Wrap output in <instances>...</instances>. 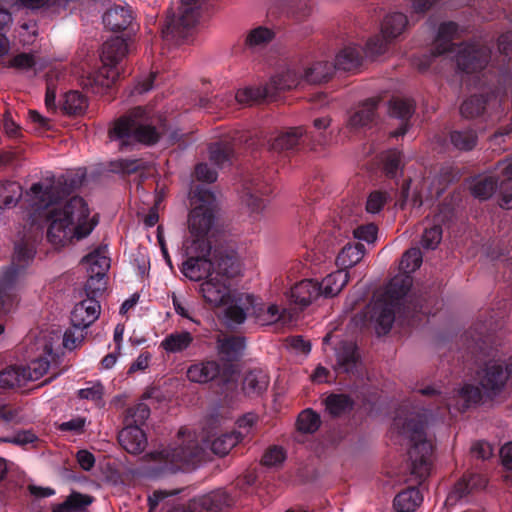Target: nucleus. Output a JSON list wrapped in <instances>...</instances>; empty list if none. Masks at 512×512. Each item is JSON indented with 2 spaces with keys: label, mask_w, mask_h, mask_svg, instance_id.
Masks as SVG:
<instances>
[{
  "label": "nucleus",
  "mask_w": 512,
  "mask_h": 512,
  "mask_svg": "<svg viewBox=\"0 0 512 512\" xmlns=\"http://www.w3.org/2000/svg\"><path fill=\"white\" fill-rule=\"evenodd\" d=\"M87 107V98L78 91L67 92L61 105V109L65 114L74 116L83 114Z\"/></svg>",
  "instance_id": "45"
},
{
  "label": "nucleus",
  "mask_w": 512,
  "mask_h": 512,
  "mask_svg": "<svg viewBox=\"0 0 512 512\" xmlns=\"http://www.w3.org/2000/svg\"><path fill=\"white\" fill-rule=\"evenodd\" d=\"M89 214L86 202L78 196L72 197L63 206L52 207L45 213L47 240L55 247H63L73 238H85L98 222L96 216L88 220Z\"/></svg>",
  "instance_id": "1"
},
{
  "label": "nucleus",
  "mask_w": 512,
  "mask_h": 512,
  "mask_svg": "<svg viewBox=\"0 0 512 512\" xmlns=\"http://www.w3.org/2000/svg\"><path fill=\"white\" fill-rule=\"evenodd\" d=\"M27 201L35 211L46 209L61 199L59 185H55L54 179L48 184L34 183L26 192Z\"/></svg>",
  "instance_id": "12"
},
{
  "label": "nucleus",
  "mask_w": 512,
  "mask_h": 512,
  "mask_svg": "<svg viewBox=\"0 0 512 512\" xmlns=\"http://www.w3.org/2000/svg\"><path fill=\"white\" fill-rule=\"evenodd\" d=\"M92 502V496L73 491L64 502L53 505L52 512H84Z\"/></svg>",
  "instance_id": "32"
},
{
  "label": "nucleus",
  "mask_w": 512,
  "mask_h": 512,
  "mask_svg": "<svg viewBox=\"0 0 512 512\" xmlns=\"http://www.w3.org/2000/svg\"><path fill=\"white\" fill-rule=\"evenodd\" d=\"M407 23V17L403 13L395 12L388 14L381 24V33L384 38L391 41L404 31Z\"/></svg>",
  "instance_id": "33"
},
{
  "label": "nucleus",
  "mask_w": 512,
  "mask_h": 512,
  "mask_svg": "<svg viewBox=\"0 0 512 512\" xmlns=\"http://www.w3.org/2000/svg\"><path fill=\"white\" fill-rule=\"evenodd\" d=\"M426 423L427 415L425 412H404L402 410L393 421V430L411 442L408 452L411 461V473L418 478L426 477L431 466L432 444L426 439Z\"/></svg>",
  "instance_id": "2"
},
{
  "label": "nucleus",
  "mask_w": 512,
  "mask_h": 512,
  "mask_svg": "<svg viewBox=\"0 0 512 512\" xmlns=\"http://www.w3.org/2000/svg\"><path fill=\"white\" fill-rule=\"evenodd\" d=\"M388 113L391 117L401 120L397 130L390 133L392 137L404 135L409 126V119L414 113V104L410 99L395 97L389 101Z\"/></svg>",
  "instance_id": "16"
},
{
  "label": "nucleus",
  "mask_w": 512,
  "mask_h": 512,
  "mask_svg": "<svg viewBox=\"0 0 512 512\" xmlns=\"http://www.w3.org/2000/svg\"><path fill=\"white\" fill-rule=\"evenodd\" d=\"M399 306L383 298L377 299L372 306L371 320L375 323L378 335L387 334L395 321V312Z\"/></svg>",
  "instance_id": "14"
},
{
  "label": "nucleus",
  "mask_w": 512,
  "mask_h": 512,
  "mask_svg": "<svg viewBox=\"0 0 512 512\" xmlns=\"http://www.w3.org/2000/svg\"><path fill=\"white\" fill-rule=\"evenodd\" d=\"M412 286V278L408 274L396 275L387 284L381 298L400 305V300L408 293Z\"/></svg>",
  "instance_id": "23"
},
{
  "label": "nucleus",
  "mask_w": 512,
  "mask_h": 512,
  "mask_svg": "<svg viewBox=\"0 0 512 512\" xmlns=\"http://www.w3.org/2000/svg\"><path fill=\"white\" fill-rule=\"evenodd\" d=\"M491 56V51L483 45H465L457 53L458 68L465 73H474L484 69Z\"/></svg>",
  "instance_id": "9"
},
{
  "label": "nucleus",
  "mask_w": 512,
  "mask_h": 512,
  "mask_svg": "<svg viewBox=\"0 0 512 512\" xmlns=\"http://www.w3.org/2000/svg\"><path fill=\"white\" fill-rule=\"evenodd\" d=\"M202 450L197 441L189 440L184 445L169 447L162 451L156 452L154 456H158L165 463L174 465L177 469L193 468L201 459Z\"/></svg>",
  "instance_id": "8"
},
{
  "label": "nucleus",
  "mask_w": 512,
  "mask_h": 512,
  "mask_svg": "<svg viewBox=\"0 0 512 512\" xmlns=\"http://www.w3.org/2000/svg\"><path fill=\"white\" fill-rule=\"evenodd\" d=\"M422 264V253L419 248H411L407 250L401 259L400 268L405 274L415 271Z\"/></svg>",
  "instance_id": "55"
},
{
  "label": "nucleus",
  "mask_w": 512,
  "mask_h": 512,
  "mask_svg": "<svg viewBox=\"0 0 512 512\" xmlns=\"http://www.w3.org/2000/svg\"><path fill=\"white\" fill-rule=\"evenodd\" d=\"M235 99L240 104L252 105L263 100L275 99L269 83L264 86L246 87L237 91Z\"/></svg>",
  "instance_id": "29"
},
{
  "label": "nucleus",
  "mask_w": 512,
  "mask_h": 512,
  "mask_svg": "<svg viewBox=\"0 0 512 512\" xmlns=\"http://www.w3.org/2000/svg\"><path fill=\"white\" fill-rule=\"evenodd\" d=\"M325 404L326 410L333 417L341 416L349 412L353 407V401L350 399V397L343 394H332L328 396L325 400Z\"/></svg>",
  "instance_id": "51"
},
{
  "label": "nucleus",
  "mask_w": 512,
  "mask_h": 512,
  "mask_svg": "<svg viewBox=\"0 0 512 512\" xmlns=\"http://www.w3.org/2000/svg\"><path fill=\"white\" fill-rule=\"evenodd\" d=\"M384 171L390 178H394L397 172L403 169L402 153L398 150H389L384 155Z\"/></svg>",
  "instance_id": "54"
},
{
  "label": "nucleus",
  "mask_w": 512,
  "mask_h": 512,
  "mask_svg": "<svg viewBox=\"0 0 512 512\" xmlns=\"http://www.w3.org/2000/svg\"><path fill=\"white\" fill-rule=\"evenodd\" d=\"M100 309V304L96 299L87 297L75 305L71 313V324L74 327H89L98 319Z\"/></svg>",
  "instance_id": "15"
},
{
  "label": "nucleus",
  "mask_w": 512,
  "mask_h": 512,
  "mask_svg": "<svg viewBox=\"0 0 512 512\" xmlns=\"http://www.w3.org/2000/svg\"><path fill=\"white\" fill-rule=\"evenodd\" d=\"M335 65L329 62H317L305 69L303 81L310 84H319L328 81L335 70Z\"/></svg>",
  "instance_id": "37"
},
{
  "label": "nucleus",
  "mask_w": 512,
  "mask_h": 512,
  "mask_svg": "<svg viewBox=\"0 0 512 512\" xmlns=\"http://www.w3.org/2000/svg\"><path fill=\"white\" fill-rule=\"evenodd\" d=\"M217 352L222 360L234 361L245 348V339L240 336L218 337Z\"/></svg>",
  "instance_id": "25"
},
{
  "label": "nucleus",
  "mask_w": 512,
  "mask_h": 512,
  "mask_svg": "<svg viewBox=\"0 0 512 512\" xmlns=\"http://www.w3.org/2000/svg\"><path fill=\"white\" fill-rule=\"evenodd\" d=\"M477 139V134L472 129L455 130L450 133L451 143L463 151L472 150L477 144Z\"/></svg>",
  "instance_id": "50"
},
{
  "label": "nucleus",
  "mask_w": 512,
  "mask_h": 512,
  "mask_svg": "<svg viewBox=\"0 0 512 512\" xmlns=\"http://www.w3.org/2000/svg\"><path fill=\"white\" fill-rule=\"evenodd\" d=\"M321 424V420L318 414L313 412L311 409L302 411L296 421L298 431L306 434H312L316 432Z\"/></svg>",
  "instance_id": "53"
},
{
  "label": "nucleus",
  "mask_w": 512,
  "mask_h": 512,
  "mask_svg": "<svg viewBox=\"0 0 512 512\" xmlns=\"http://www.w3.org/2000/svg\"><path fill=\"white\" fill-rule=\"evenodd\" d=\"M485 486L486 479L481 475L472 474L468 478L464 477L455 484L453 491L447 497V502L453 504L468 495L471 491Z\"/></svg>",
  "instance_id": "28"
},
{
  "label": "nucleus",
  "mask_w": 512,
  "mask_h": 512,
  "mask_svg": "<svg viewBox=\"0 0 512 512\" xmlns=\"http://www.w3.org/2000/svg\"><path fill=\"white\" fill-rule=\"evenodd\" d=\"M486 104V97L483 95H473L462 103L460 113L466 119L479 117L484 113Z\"/></svg>",
  "instance_id": "48"
},
{
  "label": "nucleus",
  "mask_w": 512,
  "mask_h": 512,
  "mask_svg": "<svg viewBox=\"0 0 512 512\" xmlns=\"http://www.w3.org/2000/svg\"><path fill=\"white\" fill-rule=\"evenodd\" d=\"M106 289L105 275H95L89 273V278L85 284V293L88 298H94L101 295Z\"/></svg>",
  "instance_id": "57"
},
{
  "label": "nucleus",
  "mask_w": 512,
  "mask_h": 512,
  "mask_svg": "<svg viewBox=\"0 0 512 512\" xmlns=\"http://www.w3.org/2000/svg\"><path fill=\"white\" fill-rule=\"evenodd\" d=\"M196 195L200 204L194 207L189 214V237L186 245L192 252L197 250L211 252V243L207 236L215 221L216 199L212 192L202 188L196 190Z\"/></svg>",
  "instance_id": "5"
},
{
  "label": "nucleus",
  "mask_w": 512,
  "mask_h": 512,
  "mask_svg": "<svg viewBox=\"0 0 512 512\" xmlns=\"http://www.w3.org/2000/svg\"><path fill=\"white\" fill-rule=\"evenodd\" d=\"M457 32V25L454 22H447L440 25L438 35L435 40L433 56H440L451 51V41Z\"/></svg>",
  "instance_id": "36"
},
{
  "label": "nucleus",
  "mask_w": 512,
  "mask_h": 512,
  "mask_svg": "<svg viewBox=\"0 0 512 512\" xmlns=\"http://www.w3.org/2000/svg\"><path fill=\"white\" fill-rule=\"evenodd\" d=\"M442 239V229L438 225L426 228L422 236V246L427 249H435Z\"/></svg>",
  "instance_id": "63"
},
{
  "label": "nucleus",
  "mask_w": 512,
  "mask_h": 512,
  "mask_svg": "<svg viewBox=\"0 0 512 512\" xmlns=\"http://www.w3.org/2000/svg\"><path fill=\"white\" fill-rule=\"evenodd\" d=\"M198 18L193 16L191 8L177 9V12H169L162 27V37L169 44L179 45L183 43L191 33Z\"/></svg>",
  "instance_id": "7"
},
{
  "label": "nucleus",
  "mask_w": 512,
  "mask_h": 512,
  "mask_svg": "<svg viewBox=\"0 0 512 512\" xmlns=\"http://www.w3.org/2000/svg\"><path fill=\"white\" fill-rule=\"evenodd\" d=\"M86 328L72 327L68 329L63 336V345L69 350L75 349L84 340V330Z\"/></svg>",
  "instance_id": "62"
},
{
  "label": "nucleus",
  "mask_w": 512,
  "mask_h": 512,
  "mask_svg": "<svg viewBox=\"0 0 512 512\" xmlns=\"http://www.w3.org/2000/svg\"><path fill=\"white\" fill-rule=\"evenodd\" d=\"M366 253L365 246L360 242L347 243L339 252L336 263L341 269L355 266L359 263Z\"/></svg>",
  "instance_id": "30"
},
{
  "label": "nucleus",
  "mask_w": 512,
  "mask_h": 512,
  "mask_svg": "<svg viewBox=\"0 0 512 512\" xmlns=\"http://www.w3.org/2000/svg\"><path fill=\"white\" fill-rule=\"evenodd\" d=\"M388 200V194L386 192L374 191L372 192L366 203V210L369 213H378Z\"/></svg>",
  "instance_id": "64"
},
{
  "label": "nucleus",
  "mask_w": 512,
  "mask_h": 512,
  "mask_svg": "<svg viewBox=\"0 0 512 512\" xmlns=\"http://www.w3.org/2000/svg\"><path fill=\"white\" fill-rule=\"evenodd\" d=\"M82 178L79 176H61L57 180H54L55 185H59V194L61 198L65 195L70 194L76 188L82 185Z\"/></svg>",
  "instance_id": "61"
},
{
  "label": "nucleus",
  "mask_w": 512,
  "mask_h": 512,
  "mask_svg": "<svg viewBox=\"0 0 512 512\" xmlns=\"http://www.w3.org/2000/svg\"><path fill=\"white\" fill-rule=\"evenodd\" d=\"M114 169L126 174H132L140 170H146L148 165L140 159H120L113 163Z\"/></svg>",
  "instance_id": "60"
},
{
  "label": "nucleus",
  "mask_w": 512,
  "mask_h": 512,
  "mask_svg": "<svg viewBox=\"0 0 512 512\" xmlns=\"http://www.w3.org/2000/svg\"><path fill=\"white\" fill-rule=\"evenodd\" d=\"M211 260L212 272L228 281L240 273V264L235 255L216 252Z\"/></svg>",
  "instance_id": "20"
},
{
  "label": "nucleus",
  "mask_w": 512,
  "mask_h": 512,
  "mask_svg": "<svg viewBox=\"0 0 512 512\" xmlns=\"http://www.w3.org/2000/svg\"><path fill=\"white\" fill-rule=\"evenodd\" d=\"M35 255L33 246L21 242L15 245V252L13 256V266L23 268Z\"/></svg>",
  "instance_id": "56"
},
{
  "label": "nucleus",
  "mask_w": 512,
  "mask_h": 512,
  "mask_svg": "<svg viewBox=\"0 0 512 512\" xmlns=\"http://www.w3.org/2000/svg\"><path fill=\"white\" fill-rule=\"evenodd\" d=\"M320 296L318 282L306 279L295 284L290 290V298L302 307H307Z\"/></svg>",
  "instance_id": "19"
},
{
  "label": "nucleus",
  "mask_w": 512,
  "mask_h": 512,
  "mask_svg": "<svg viewBox=\"0 0 512 512\" xmlns=\"http://www.w3.org/2000/svg\"><path fill=\"white\" fill-rule=\"evenodd\" d=\"M359 363V354L353 342H342L336 353V370L353 373Z\"/></svg>",
  "instance_id": "21"
},
{
  "label": "nucleus",
  "mask_w": 512,
  "mask_h": 512,
  "mask_svg": "<svg viewBox=\"0 0 512 512\" xmlns=\"http://www.w3.org/2000/svg\"><path fill=\"white\" fill-rule=\"evenodd\" d=\"M120 445L130 454H140L147 446V437L144 431L138 427H124L119 435Z\"/></svg>",
  "instance_id": "17"
},
{
  "label": "nucleus",
  "mask_w": 512,
  "mask_h": 512,
  "mask_svg": "<svg viewBox=\"0 0 512 512\" xmlns=\"http://www.w3.org/2000/svg\"><path fill=\"white\" fill-rule=\"evenodd\" d=\"M423 497L416 488H408L394 498V506L398 512H413L422 503Z\"/></svg>",
  "instance_id": "39"
},
{
  "label": "nucleus",
  "mask_w": 512,
  "mask_h": 512,
  "mask_svg": "<svg viewBox=\"0 0 512 512\" xmlns=\"http://www.w3.org/2000/svg\"><path fill=\"white\" fill-rule=\"evenodd\" d=\"M165 131L164 124L157 127L156 119L138 106L117 119L108 134L111 140L120 141L122 149L130 145L132 139L145 145H154Z\"/></svg>",
  "instance_id": "3"
},
{
  "label": "nucleus",
  "mask_w": 512,
  "mask_h": 512,
  "mask_svg": "<svg viewBox=\"0 0 512 512\" xmlns=\"http://www.w3.org/2000/svg\"><path fill=\"white\" fill-rule=\"evenodd\" d=\"M208 151L210 161L220 168L230 165L235 155L233 146L228 142L212 143Z\"/></svg>",
  "instance_id": "40"
},
{
  "label": "nucleus",
  "mask_w": 512,
  "mask_h": 512,
  "mask_svg": "<svg viewBox=\"0 0 512 512\" xmlns=\"http://www.w3.org/2000/svg\"><path fill=\"white\" fill-rule=\"evenodd\" d=\"M245 190L246 203L252 210L261 209L264 206L261 196L270 193L269 187L257 181L251 182V184L245 187Z\"/></svg>",
  "instance_id": "49"
},
{
  "label": "nucleus",
  "mask_w": 512,
  "mask_h": 512,
  "mask_svg": "<svg viewBox=\"0 0 512 512\" xmlns=\"http://www.w3.org/2000/svg\"><path fill=\"white\" fill-rule=\"evenodd\" d=\"M150 416V408L144 402H139L125 410L124 414V427H135L141 428L145 424L146 420Z\"/></svg>",
  "instance_id": "44"
},
{
  "label": "nucleus",
  "mask_w": 512,
  "mask_h": 512,
  "mask_svg": "<svg viewBox=\"0 0 512 512\" xmlns=\"http://www.w3.org/2000/svg\"><path fill=\"white\" fill-rule=\"evenodd\" d=\"M25 372L22 366H9L0 372V387L15 388L26 384Z\"/></svg>",
  "instance_id": "47"
},
{
  "label": "nucleus",
  "mask_w": 512,
  "mask_h": 512,
  "mask_svg": "<svg viewBox=\"0 0 512 512\" xmlns=\"http://www.w3.org/2000/svg\"><path fill=\"white\" fill-rule=\"evenodd\" d=\"M303 135L302 127L289 128L269 141V149L275 152L293 149L299 144Z\"/></svg>",
  "instance_id": "26"
},
{
  "label": "nucleus",
  "mask_w": 512,
  "mask_h": 512,
  "mask_svg": "<svg viewBox=\"0 0 512 512\" xmlns=\"http://www.w3.org/2000/svg\"><path fill=\"white\" fill-rule=\"evenodd\" d=\"M220 373V365L217 361L211 360L190 366L187 370V377L196 383H207L215 379Z\"/></svg>",
  "instance_id": "27"
},
{
  "label": "nucleus",
  "mask_w": 512,
  "mask_h": 512,
  "mask_svg": "<svg viewBox=\"0 0 512 512\" xmlns=\"http://www.w3.org/2000/svg\"><path fill=\"white\" fill-rule=\"evenodd\" d=\"M301 81H303V76H299L293 70H287L282 74L272 77L268 83L270 88H272L275 98L279 92L296 88Z\"/></svg>",
  "instance_id": "41"
},
{
  "label": "nucleus",
  "mask_w": 512,
  "mask_h": 512,
  "mask_svg": "<svg viewBox=\"0 0 512 512\" xmlns=\"http://www.w3.org/2000/svg\"><path fill=\"white\" fill-rule=\"evenodd\" d=\"M186 250L190 256L183 263L182 272L187 278L199 281L213 273V263L211 258H208L210 252H201L200 250L192 252L188 249V245H186Z\"/></svg>",
  "instance_id": "13"
},
{
  "label": "nucleus",
  "mask_w": 512,
  "mask_h": 512,
  "mask_svg": "<svg viewBox=\"0 0 512 512\" xmlns=\"http://www.w3.org/2000/svg\"><path fill=\"white\" fill-rule=\"evenodd\" d=\"M361 48L348 46L342 49L335 58V68L343 71H354L362 63Z\"/></svg>",
  "instance_id": "31"
},
{
  "label": "nucleus",
  "mask_w": 512,
  "mask_h": 512,
  "mask_svg": "<svg viewBox=\"0 0 512 512\" xmlns=\"http://www.w3.org/2000/svg\"><path fill=\"white\" fill-rule=\"evenodd\" d=\"M239 441V435L236 433L221 434L210 442V449L218 456H225Z\"/></svg>",
  "instance_id": "52"
},
{
  "label": "nucleus",
  "mask_w": 512,
  "mask_h": 512,
  "mask_svg": "<svg viewBox=\"0 0 512 512\" xmlns=\"http://www.w3.org/2000/svg\"><path fill=\"white\" fill-rule=\"evenodd\" d=\"M510 377L508 365L502 360H491L477 371L478 385L465 384L458 395L466 406L496 401L504 392Z\"/></svg>",
  "instance_id": "4"
},
{
  "label": "nucleus",
  "mask_w": 512,
  "mask_h": 512,
  "mask_svg": "<svg viewBox=\"0 0 512 512\" xmlns=\"http://www.w3.org/2000/svg\"><path fill=\"white\" fill-rule=\"evenodd\" d=\"M83 262L88 264V272L95 275H106L110 268V258L107 256V247H99L86 255Z\"/></svg>",
  "instance_id": "35"
},
{
  "label": "nucleus",
  "mask_w": 512,
  "mask_h": 512,
  "mask_svg": "<svg viewBox=\"0 0 512 512\" xmlns=\"http://www.w3.org/2000/svg\"><path fill=\"white\" fill-rule=\"evenodd\" d=\"M128 45L121 37H113L102 45L101 61L103 66L100 68L96 81L102 86L109 87L119 77L117 65L127 55Z\"/></svg>",
  "instance_id": "6"
},
{
  "label": "nucleus",
  "mask_w": 512,
  "mask_h": 512,
  "mask_svg": "<svg viewBox=\"0 0 512 512\" xmlns=\"http://www.w3.org/2000/svg\"><path fill=\"white\" fill-rule=\"evenodd\" d=\"M199 291L204 300L215 307L225 305L230 300L229 281L214 273L210 274L206 280L201 283Z\"/></svg>",
  "instance_id": "10"
},
{
  "label": "nucleus",
  "mask_w": 512,
  "mask_h": 512,
  "mask_svg": "<svg viewBox=\"0 0 512 512\" xmlns=\"http://www.w3.org/2000/svg\"><path fill=\"white\" fill-rule=\"evenodd\" d=\"M286 459V453L280 446H271L264 453L261 463L267 467H278Z\"/></svg>",
  "instance_id": "59"
},
{
  "label": "nucleus",
  "mask_w": 512,
  "mask_h": 512,
  "mask_svg": "<svg viewBox=\"0 0 512 512\" xmlns=\"http://www.w3.org/2000/svg\"><path fill=\"white\" fill-rule=\"evenodd\" d=\"M132 20V12L122 6L111 7L103 15L104 25L114 32L127 29L132 24Z\"/></svg>",
  "instance_id": "22"
},
{
  "label": "nucleus",
  "mask_w": 512,
  "mask_h": 512,
  "mask_svg": "<svg viewBox=\"0 0 512 512\" xmlns=\"http://www.w3.org/2000/svg\"><path fill=\"white\" fill-rule=\"evenodd\" d=\"M17 273V270L12 267L7 271L0 283V314H6L13 310L17 301L16 296L10 293V286Z\"/></svg>",
  "instance_id": "34"
},
{
  "label": "nucleus",
  "mask_w": 512,
  "mask_h": 512,
  "mask_svg": "<svg viewBox=\"0 0 512 512\" xmlns=\"http://www.w3.org/2000/svg\"><path fill=\"white\" fill-rule=\"evenodd\" d=\"M273 32L265 27H257L249 32L246 38V44L250 47L264 45L273 38Z\"/></svg>",
  "instance_id": "58"
},
{
  "label": "nucleus",
  "mask_w": 512,
  "mask_h": 512,
  "mask_svg": "<svg viewBox=\"0 0 512 512\" xmlns=\"http://www.w3.org/2000/svg\"><path fill=\"white\" fill-rule=\"evenodd\" d=\"M349 281V273L347 270L339 269L327 275L320 283V295L325 297H333L339 294Z\"/></svg>",
  "instance_id": "24"
},
{
  "label": "nucleus",
  "mask_w": 512,
  "mask_h": 512,
  "mask_svg": "<svg viewBox=\"0 0 512 512\" xmlns=\"http://www.w3.org/2000/svg\"><path fill=\"white\" fill-rule=\"evenodd\" d=\"M193 341V336L188 331L175 332L168 335L162 342L161 347L169 353H177L185 350Z\"/></svg>",
  "instance_id": "46"
},
{
  "label": "nucleus",
  "mask_w": 512,
  "mask_h": 512,
  "mask_svg": "<svg viewBox=\"0 0 512 512\" xmlns=\"http://www.w3.org/2000/svg\"><path fill=\"white\" fill-rule=\"evenodd\" d=\"M269 384L268 376L262 371H250L243 380V390L248 395H260Z\"/></svg>",
  "instance_id": "42"
},
{
  "label": "nucleus",
  "mask_w": 512,
  "mask_h": 512,
  "mask_svg": "<svg viewBox=\"0 0 512 512\" xmlns=\"http://www.w3.org/2000/svg\"><path fill=\"white\" fill-rule=\"evenodd\" d=\"M23 196L22 186L15 181L0 183V209L15 207Z\"/></svg>",
  "instance_id": "38"
},
{
  "label": "nucleus",
  "mask_w": 512,
  "mask_h": 512,
  "mask_svg": "<svg viewBox=\"0 0 512 512\" xmlns=\"http://www.w3.org/2000/svg\"><path fill=\"white\" fill-rule=\"evenodd\" d=\"M44 353L46 357L37 358L27 366L22 367V371L25 372L24 377L26 383L28 381H35L45 375L49 369L50 363H56L59 356L53 352L51 344L46 343L44 345Z\"/></svg>",
  "instance_id": "18"
},
{
  "label": "nucleus",
  "mask_w": 512,
  "mask_h": 512,
  "mask_svg": "<svg viewBox=\"0 0 512 512\" xmlns=\"http://www.w3.org/2000/svg\"><path fill=\"white\" fill-rule=\"evenodd\" d=\"M498 187L497 180L492 176L479 177L470 185L471 194L483 201L491 198Z\"/></svg>",
  "instance_id": "43"
},
{
  "label": "nucleus",
  "mask_w": 512,
  "mask_h": 512,
  "mask_svg": "<svg viewBox=\"0 0 512 512\" xmlns=\"http://www.w3.org/2000/svg\"><path fill=\"white\" fill-rule=\"evenodd\" d=\"M380 101L379 97H373L355 107L349 114L347 128L351 131H358L371 127L377 119V108Z\"/></svg>",
  "instance_id": "11"
}]
</instances>
